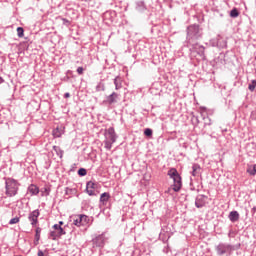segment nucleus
<instances>
[{
    "label": "nucleus",
    "mask_w": 256,
    "mask_h": 256,
    "mask_svg": "<svg viewBox=\"0 0 256 256\" xmlns=\"http://www.w3.org/2000/svg\"><path fill=\"white\" fill-rule=\"evenodd\" d=\"M203 38V29L198 24H193L187 28V46L198 43Z\"/></svg>",
    "instance_id": "obj_1"
},
{
    "label": "nucleus",
    "mask_w": 256,
    "mask_h": 256,
    "mask_svg": "<svg viewBox=\"0 0 256 256\" xmlns=\"http://www.w3.org/2000/svg\"><path fill=\"white\" fill-rule=\"evenodd\" d=\"M241 248V243L238 244H230L226 242H220L216 245L215 250L218 256H228L232 255L234 251H237Z\"/></svg>",
    "instance_id": "obj_2"
},
{
    "label": "nucleus",
    "mask_w": 256,
    "mask_h": 256,
    "mask_svg": "<svg viewBox=\"0 0 256 256\" xmlns=\"http://www.w3.org/2000/svg\"><path fill=\"white\" fill-rule=\"evenodd\" d=\"M20 183L14 178H6L5 180V195L12 198L18 194Z\"/></svg>",
    "instance_id": "obj_3"
},
{
    "label": "nucleus",
    "mask_w": 256,
    "mask_h": 256,
    "mask_svg": "<svg viewBox=\"0 0 256 256\" xmlns=\"http://www.w3.org/2000/svg\"><path fill=\"white\" fill-rule=\"evenodd\" d=\"M117 141V134L115 132L114 127H109L105 130V149L110 151L112 149V145Z\"/></svg>",
    "instance_id": "obj_4"
},
{
    "label": "nucleus",
    "mask_w": 256,
    "mask_h": 256,
    "mask_svg": "<svg viewBox=\"0 0 256 256\" xmlns=\"http://www.w3.org/2000/svg\"><path fill=\"white\" fill-rule=\"evenodd\" d=\"M73 225L76 227H87L90 225L92 218L86 214H77L72 216Z\"/></svg>",
    "instance_id": "obj_5"
},
{
    "label": "nucleus",
    "mask_w": 256,
    "mask_h": 256,
    "mask_svg": "<svg viewBox=\"0 0 256 256\" xmlns=\"http://www.w3.org/2000/svg\"><path fill=\"white\" fill-rule=\"evenodd\" d=\"M168 176H170L171 179H173V190L175 192H179L182 188V178L180 174L178 173L176 168H171L168 172Z\"/></svg>",
    "instance_id": "obj_6"
},
{
    "label": "nucleus",
    "mask_w": 256,
    "mask_h": 256,
    "mask_svg": "<svg viewBox=\"0 0 256 256\" xmlns=\"http://www.w3.org/2000/svg\"><path fill=\"white\" fill-rule=\"evenodd\" d=\"M190 48L192 53H197L200 56V60L205 61V47L203 45H199L198 42L194 43V45H187Z\"/></svg>",
    "instance_id": "obj_7"
},
{
    "label": "nucleus",
    "mask_w": 256,
    "mask_h": 256,
    "mask_svg": "<svg viewBox=\"0 0 256 256\" xmlns=\"http://www.w3.org/2000/svg\"><path fill=\"white\" fill-rule=\"evenodd\" d=\"M107 240L108 238L105 236V233H102L93 239V244L96 247L103 248Z\"/></svg>",
    "instance_id": "obj_8"
},
{
    "label": "nucleus",
    "mask_w": 256,
    "mask_h": 256,
    "mask_svg": "<svg viewBox=\"0 0 256 256\" xmlns=\"http://www.w3.org/2000/svg\"><path fill=\"white\" fill-rule=\"evenodd\" d=\"M40 216L39 209H35L28 215V220L30 221L32 227H36L38 224V217Z\"/></svg>",
    "instance_id": "obj_9"
},
{
    "label": "nucleus",
    "mask_w": 256,
    "mask_h": 256,
    "mask_svg": "<svg viewBox=\"0 0 256 256\" xmlns=\"http://www.w3.org/2000/svg\"><path fill=\"white\" fill-rule=\"evenodd\" d=\"M97 187V183L94 181H88L86 185V191L89 196H97L95 189Z\"/></svg>",
    "instance_id": "obj_10"
},
{
    "label": "nucleus",
    "mask_w": 256,
    "mask_h": 256,
    "mask_svg": "<svg viewBox=\"0 0 256 256\" xmlns=\"http://www.w3.org/2000/svg\"><path fill=\"white\" fill-rule=\"evenodd\" d=\"M118 97H119V94L116 93V92H113L112 94L107 96V98L104 101V103H106L108 105H113V104L117 103Z\"/></svg>",
    "instance_id": "obj_11"
},
{
    "label": "nucleus",
    "mask_w": 256,
    "mask_h": 256,
    "mask_svg": "<svg viewBox=\"0 0 256 256\" xmlns=\"http://www.w3.org/2000/svg\"><path fill=\"white\" fill-rule=\"evenodd\" d=\"M110 198H111V195L109 192L102 193L100 196V206H107Z\"/></svg>",
    "instance_id": "obj_12"
},
{
    "label": "nucleus",
    "mask_w": 256,
    "mask_h": 256,
    "mask_svg": "<svg viewBox=\"0 0 256 256\" xmlns=\"http://www.w3.org/2000/svg\"><path fill=\"white\" fill-rule=\"evenodd\" d=\"M239 218H240V215L238 211L234 210L230 212L229 219L231 222L235 223L239 220Z\"/></svg>",
    "instance_id": "obj_13"
},
{
    "label": "nucleus",
    "mask_w": 256,
    "mask_h": 256,
    "mask_svg": "<svg viewBox=\"0 0 256 256\" xmlns=\"http://www.w3.org/2000/svg\"><path fill=\"white\" fill-rule=\"evenodd\" d=\"M41 231H42L41 227H36L35 240H34V245L35 246H37L39 244L40 237H41Z\"/></svg>",
    "instance_id": "obj_14"
},
{
    "label": "nucleus",
    "mask_w": 256,
    "mask_h": 256,
    "mask_svg": "<svg viewBox=\"0 0 256 256\" xmlns=\"http://www.w3.org/2000/svg\"><path fill=\"white\" fill-rule=\"evenodd\" d=\"M28 192H29L31 195H38V194H39V188H38L35 184H31V185L28 187Z\"/></svg>",
    "instance_id": "obj_15"
},
{
    "label": "nucleus",
    "mask_w": 256,
    "mask_h": 256,
    "mask_svg": "<svg viewBox=\"0 0 256 256\" xmlns=\"http://www.w3.org/2000/svg\"><path fill=\"white\" fill-rule=\"evenodd\" d=\"M192 169H193L192 175H193L194 177H197V176L200 175L201 166H200L199 164L195 163V164L193 165Z\"/></svg>",
    "instance_id": "obj_16"
},
{
    "label": "nucleus",
    "mask_w": 256,
    "mask_h": 256,
    "mask_svg": "<svg viewBox=\"0 0 256 256\" xmlns=\"http://www.w3.org/2000/svg\"><path fill=\"white\" fill-rule=\"evenodd\" d=\"M195 205L197 208H203L205 206V201L203 199V196H198L195 202Z\"/></svg>",
    "instance_id": "obj_17"
},
{
    "label": "nucleus",
    "mask_w": 256,
    "mask_h": 256,
    "mask_svg": "<svg viewBox=\"0 0 256 256\" xmlns=\"http://www.w3.org/2000/svg\"><path fill=\"white\" fill-rule=\"evenodd\" d=\"M53 228H54V230H55L56 232H58L59 235H61V236H63V235L66 234V231L63 229L62 226H60V224H54V225H53Z\"/></svg>",
    "instance_id": "obj_18"
},
{
    "label": "nucleus",
    "mask_w": 256,
    "mask_h": 256,
    "mask_svg": "<svg viewBox=\"0 0 256 256\" xmlns=\"http://www.w3.org/2000/svg\"><path fill=\"white\" fill-rule=\"evenodd\" d=\"M114 85H115V89L118 91L120 89H122V81H121V77L120 76H117L115 79H114Z\"/></svg>",
    "instance_id": "obj_19"
},
{
    "label": "nucleus",
    "mask_w": 256,
    "mask_h": 256,
    "mask_svg": "<svg viewBox=\"0 0 256 256\" xmlns=\"http://www.w3.org/2000/svg\"><path fill=\"white\" fill-rule=\"evenodd\" d=\"M53 150L56 152V155H57L58 157H60V158L63 157L64 152H63V150L60 148V146L54 145V146H53Z\"/></svg>",
    "instance_id": "obj_20"
},
{
    "label": "nucleus",
    "mask_w": 256,
    "mask_h": 256,
    "mask_svg": "<svg viewBox=\"0 0 256 256\" xmlns=\"http://www.w3.org/2000/svg\"><path fill=\"white\" fill-rule=\"evenodd\" d=\"M221 39H222L221 35H218L216 46H217V47H220V48H224V47L227 46V43H226V41H223V43H222V42H221Z\"/></svg>",
    "instance_id": "obj_21"
},
{
    "label": "nucleus",
    "mask_w": 256,
    "mask_h": 256,
    "mask_svg": "<svg viewBox=\"0 0 256 256\" xmlns=\"http://www.w3.org/2000/svg\"><path fill=\"white\" fill-rule=\"evenodd\" d=\"M63 134V130L60 129L59 127L55 128L54 131H53V136L55 138H60Z\"/></svg>",
    "instance_id": "obj_22"
},
{
    "label": "nucleus",
    "mask_w": 256,
    "mask_h": 256,
    "mask_svg": "<svg viewBox=\"0 0 256 256\" xmlns=\"http://www.w3.org/2000/svg\"><path fill=\"white\" fill-rule=\"evenodd\" d=\"M247 172H248V174H250V176H255L256 175V164L249 166L247 169Z\"/></svg>",
    "instance_id": "obj_23"
},
{
    "label": "nucleus",
    "mask_w": 256,
    "mask_h": 256,
    "mask_svg": "<svg viewBox=\"0 0 256 256\" xmlns=\"http://www.w3.org/2000/svg\"><path fill=\"white\" fill-rule=\"evenodd\" d=\"M61 237V234L58 233V231L54 230L50 233V238L52 240H56L57 238Z\"/></svg>",
    "instance_id": "obj_24"
},
{
    "label": "nucleus",
    "mask_w": 256,
    "mask_h": 256,
    "mask_svg": "<svg viewBox=\"0 0 256 256\" xmlns=\"http://www.w3.org/2000/svg\"><path fill=\"white\" fill-rule=\"evenodd\" d=\"M231 18H238L239 17V11L237 8H233L230 13Z\"/></svg>",
    "instance_id": "obj_25"
},
{
    "label": "nucleus",
    "mask_w": 256,
    "mask_h": 256,
    "mask_svg": "<svg viewBox=\"0 0 256 256\" xmlns=\"http://www.w3.org/2000/svg\"><path fill=\"white\" fill-rule=\"evenodd\" d=\"M255 88H256V80H252V82L248 84V90H250V92H254Z\"/></svg>",
    "instance_id": "obj_26"
},
{
    "label": "nucleus",
    "mask_w": 256,
    "mask_h": 256,
    "mask_svg": "<svg viewBox=\"0 0 256 256\" xmlns=\"http://www.w3.org/2000/svg\"><path fill=\"white\" fill-rule=\"evenodd\" d=\"M19 222H20V217L16 216V217L10 219L9 225H15Z\"/></svg>",
    "instance_id": "obj_27"
},
{
    "label": "nucleus",
    "mask_w": 256,
    "mask_h": 256,
    "mask_svg": "<svg viewBox=\"0 0 256 256\" xmlns=\"http://www.w3.org/2000/svg\"><path fill=\"white\" fill-rule=\"evenodd\" d=\"M78 175H79L80 177L86 176V175H87V170H86L85 168H80V169L78 170Z\"/></svg>",
    "instance_id": "obj_28"
},
{
    "label": "nucleus",
    "mask_w": 256,
    "mask_h": 256,
    "mask_svg": "<svg viewBox=\"0 0 256 256\" xmlns=\"http://www.w3.org/2000/svg\"><path fill=\"white\" fill-rule=\"evenodd\" d=\"M17 34H18L19 38H23L24 37V29L22 27H18Z\"/></svg>",
    "instance_id": "obj_29"
},
{
    "label": "nucleus",
    "mask_w": 256,
    "mask_h": 256,
    "mask_svg": "<svg viewBox=\"0 0 256 256\" xmlns=\"http://www.w3.org/2000/svg\"><path fill=\"white\" fill-rule=\"evenodd\" d=\"M144 135L147 137H151L153 135V130L151 128H146L144 131Z\"/></svg>",
    "instance_id": "obj_30"
},
{
    "label": "nucleus",
    "mask_w": 256,
    "mask_h": 256,
    "mask_svg": "<svg viewBox=\"0 0 256 256\" xmlns=\"http://www.w3.org/2000/svg\"><path fill=\"white\" fill-rule=\"evenodd\" d=\"M84 71H85V69L83 67H78V69H77V73L80 76L83 75Z\"/></svg>",
    "instance_id": "obj_31"
},
{
    "label": "nucleus",
    "mask_w": 256,
    "mask_h": 256,
    "mask_svg": "<svg viewBox=\"0 0 256 256\" xmlns=\"http://www.w3.org/2000/svg\"><path fill=\"white\" fill-rule=\"evenodd\" d=\"M64 98H65V99L70 98V93H69V92H66L65 95H64Z\"/></svg>",
    "instance_id": "obj_32"
},
{
    "label": "nucleus",
    "mask_w": 256,
    "mask_h": 256,
    "mask_svg": "<svg viewBox=\"0 0 256 256\" xmlns=\"http://www.w3.org/2000/svg\"><path fill=\"white\" fill-rule=\"evenodd\" d=\"M38 256H44V253H43V251L42 250H38Z\"/></svg>",
    "instance_id": "obj_33"
},
{
    "label": "nucleus",
    "mask_w": 256,
    "mask_h": 256,
    "mask_svg": "<svg viewBox=\"0 0 256 256\" xmlns=\"http://www.w3.org/2000/svg\"><path fill=\"white\" fill-rule=\"evenodd\" d=\"M194 119L196 120V123L199 124V118L198 117H194Z\"/></svg>",
    "instance_id": "obj_34"
},
{
    "label": "nucleus",
    "mask_w": 256,
    "mask_h": 256,
    "mask_svg": "<svg viewBox=\"0 0 256 256\" xmlns=\"http://www.w3.org/2000/svg\"><path fill=\"white\" fill-rule=\"evenodd\" d=\"M92 0H82V2L88 3L91 2Z\"/></svg>",
    "instance_id": "obj_35"
},
{
    "label": "nucleus",
    "mask_w": 256,
    "mask_h": 256,
    "mask_svg": "<svg viewBox=\"0 0 256 256\" xmlns=\"http://www.w3.org/2000/svg\"><path fill=\"white\" fill-rule=\"evenodd\" d=\"M4 82L3 78L0 76V84Z\"/></svg>",
    "instance_id": "obj_36"
},
{
    "label": "nucleus",
    "mask_w": 256,
    "mask_h": 256,
    "mask_svg": "<svg viewBox=\"0 0 256 256\" xmlns=\"http://www.w3.org/2000/svg\"><path fill=\"white\" fill-rule=\"evenodd\" d=\"M63 224H64L63 221H59L58 225L62 226Z\"/></svg>",
    "instance_id": "obj_37"
},
{
    "label": "nucleus",
    "mask_w": 256,
    "mask_h": 256,
    "mask_svg": "<svg viewBox=\"0 0 256 256\" xmlns=\"http://www.w3.org/2000/svg\"><path fill=\"white\" fill-rule=\"evenodd\" d=\"M232 236V232L230 231V233H229V237H231Z\"/></svg>",
    "instance_id": "obj_38"
},
{
    "label": "nucleus",
    "mask_w": 256,
    "mask_h": 256,
    "mask_svg": "<svg viewBox=\"0 0 256 256\" xmlns=\"http://www.w3.org/2000/svg\"><path fill=\"white\" fill-rule=\"evenodd\" d=\"M232 236V232L230 231V233H229V237H231Z\"/></svg>",
    "instance_id": "obj_39"
},
{
    "label": "nucleus",
    "mask_w": 256,
    "mask_h": 256,
    "mask_svg": "<svg viewBox=\"0 0 256 256\" xmlns=\"http://www.w3.org/2000/svg\"><path fill=\"white\" fill-rule=\"evenodd\" d=\"M139 4H140V5H142V6L144 5V3H143V2H140Z\"/></svg>",
    "instance_id": "obj_40"
},
{
    "label": "nucleus",
    "mask_w": 256,
    "mask_h": 256,
    "mask_svg": "<svg viewBox=\"0 0 256 256\" xmlns=\"http://www.w3.org/2000/svg\"><path fill=\"white\" fill-rule=\"evenodd\" d=\"M14 256H22V255H14Z\"/></svg>",
    "instance_id": "obj_41"
}]
</instances>
